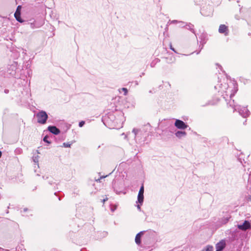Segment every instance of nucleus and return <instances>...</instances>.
<instances>
[{"label": "nucleus", "mask_w": 251, "mask_h": 251, "mask_svg": "<svg viewBox=\"0 0 251 251\" xmlns=\"http://www.w3.org/2000/svg\"><path fill=\"white\" fill-rule=\"evenodd\" d=\"M218 88H220L218 92L222 94L223 98L227 101V104L233 109V112L236 111L238 105L235 104L233 100H231V98L234 96L237 90L235 89V87H234V89L232 88H229L227 83H224L215 86L216 89H217Z\"/></svg>", "instance_id": "f257e3e1"}, {"label": "nucleus", "mask_w": 251, "mask_h": 251, "mask_svg": "<svg viewBox=\"0 0 251 251\" xmlns=\"http://www.w3.org/2000/svg\"><path fill=\"white\" fill-rule=\"evenodd\" d=\"M132 133L134 134V140L136 143L140 144L144 143L148 134L144 128H134L132 130Z\"/></svg>", "instance_id": "f03ea898"}, {"label": "nucleus", "mask_w": 251, "mask_h": 251, "mask_svg": "<svg viewBox=\"0 0 251 251\" xmlns=\"http://www.w3.org/2000/svg\"><path fill=\"white\" fill-rule=\"evenodd\" d=\"M123 115L124 114L122 112H119L118 114L117 113L111 112L108 114L105 119H106L107 122L111 121L114 124H116L120 123Z\"/></svg>", "instance_id": "7ed1b4c3"}, {"label": "nucleus", "mask_w": 251, "mask_h": 251, "mask_svg": "<svg viewBox=\"0 0 251 251\" xmlns=\"http://www.w3.org/2000/svg\"><path fill=\"white\" fill-rule=\"evenodd\" d=\"M37 122L41 124H45L48 118L47 112L43 110L39 111L36 115Z\"/></svg>", "instance_id": "20e7f679"}, {"label": "nucleus", "mask_w": 251, "mask_h": 251, "mask_svg": "<svg viewBox=\"0 0 251 251\" xmlns=\"http://www.w3.org/2000/svg\"><path fill=\"white\" fill-rule=\"evenodd\" d=\"M213 11V6L209 4L203 6L201 10V14L204 16H210L212 15Z\"/></svg>", "instance_id": "39448f33"}, {"label": "nucleus", "mask_w": 251, "mask_h": 251, "mask_svg": "<svg viewBox=\"0 0 251 251\" xmlns=\"http://www.w3.org/2000/svg\"><path fill=\"white\" fill-rule=\"evenodd\" d=\"M239 114L244 118H246L250 115V112L247 107L241 106L238 105L237 107V110Z\"/></svg>", "instance_id": "423d86ee"}, {"label": "nucleus", "mask_w": 251, "mask_h": 251, "mask_svg": "<svg viewBox=\"0 0 251 251\" xmlns=\"http://www.w3.org/2000/svg\"><path fill=\"white\" fill-rule=\"evenodd\" d=\"M17 69L16 64L15 62L12 64L9 65L7 68V73L11 76H15L16 75V71Z\"/></svg>", "instance_id": "0eeeda50"}, {"label": "nucleus", "mask_w": 251, "mask_h": 251, "mask_svg": "<svg viewBox=\"0 0 251 251\" xmlns=\"http://www.w3.org/2000/svg\"><path fill=\"white\" fill-rule=\"evenodd\" d=\"M118 183L116 180L115 181L114 184L113 185V188L116 193L120 194L122 192V190L124 188V185L123 182H120L119 183V185H118Z\"/></svg>", "instance_id": "6e6552de"}, {"label": "nucleus", "mask_w": 251, "mask_h": 251, "mask_svg": "<svg viewBox=\"0 0 251 251\" xmlns=\"http://www.w3.org/2000/svg\"><path fill=\"white\" fill-rule=\"evenodd\" d=\"M175 126L177 128L180 129H184L188 127V125H186L183 121L178 119L176 120Z\"/></svg>", "instance_id": "1a4fd4ad"}, {"label": "nucleus", "mask_w": 251, "mask_h": 251, "mask_svg": "<svg viewBox=\"0 0 251 251\" xmlns=\"http://www.w3.org/2000/svg\"><path fill=\"white\" fill-rule=\"evenodd\" d=\"M237 227L242 230L245 231L248 229H250L251 227V224L248 221H245L242 224H238Z\"/></svg>", "instance_id": "9d476101"}, {"label": "nucleus", "mask_w": 251, "mask_h": 251, "mask_svg": "<svg viewBox=\"0 0 251 251\" xmlns=\"http://www.w3.org/2000/svg\"><path fill=\"white\" fill-rule=\"evenodd\" d=\"M48 129L50 132L54 135H58L60 133V129L54 126H49Z\"/></svg>", "instance_id": "9b49d317"}, {"label": "nucleus", "mask_w": 251, "mask_h": 251, "mask_svg": "<svg viewBox=\"0 0 251 251\" xmlns=\"http://www.w3.org/2000/svg\"><path fill=\"white\" fill-rule=\"evenodd\" d=\"M226 246V242L222 240L216 245V251H222Z\"/></svg>", "instance_id": "f8f14e48"}, {"label": "nucleus", "mask_w": 251, "mask_h": 251, "mask_svg": "<svg viewBox=\"0 0 251 251\" xmlns=\"http://www.w3.org/2000/svg\"><path fill=\"white\" fill-rule=\"evenodd\" d=\"M228 28L227 26H226L225 25H221L219 28V32L220 33H223L225 35H228Z\"/></svg>", "instance_id": "ddd939ff"}, {"label": "nucleus", "mask_w": 251, "mask_h": 251, "mask_svg": "<svg viewBox=\"0 0 251 251\" xmlns=\"http://www.w3.org/2000/svg\"><path fill=\"white\" fill-rule=\"evenodd\" d=\"M19 8H21V6L19 5L17 7V10L14 14V16L17 21H18L20 23H23L24 21L22 19L21 17V12L20 11H18Z\"/></svg>", "instance_id": "4468645a"}, {"label": "nucleus", "mask_w": 251, "mask_h": 251, "mask_svg": "<svg viewBox=\"0 0 251 251\" xmlns=\"http://www.w3.org/2000/svg\"><path fill=\"white\" fill-rule=\"evenodd\" d=\"M144 231H140L137 234L135 237V241L137 245H140L141 242V237L143 235Z\"/></svg>", "instance_id": "2eb2a0df"}, {"label": "nucleus", "mask_w": 251, "mask_h": 251, "mask_svg": "<svg viewBox=\"0 0 251 251\" xmlns=\"http://www.w3.org/2000/svg\"><path fill=\"white\" fill-rule=\"evenodd\" d=\"M31 26L32 28H39L41 27L43 24L44 23L43 22L41 23H37L35 21H34L32 23H30Z\"/></svg>", "instance_id": "dca6fc26"}, {"label": "nucleus", "mask_w": 251, "mask_h": 251, "mask_svg": "<svg viewBox=\"0 0 251 251\" xmlns=\"http://www.w3.org/2000/svg\"><path fill=\"white\" fill-rule=\"evenodd\" d=\"M175 135L177 137L181 138L182 137H184L186 135V132L183 131H177L176 132Z\"/></svg>", "instance_id": "f3484780"}, {"label": "nucleus", "mask_w": 251, "mask_h": 251, "mask_svg": "<svg viewBox=\"0 0 251 251\" xmlns=\"http://www.w3.org/2000/svg\"><path fill=\"white\" fill-rule=\"evenodd\" d=\"M186 28L190 30L192 33L196 34L195 31L194 29V25L191 23H188L186 24ZM196 36V35H195Z\"/></svg>", "instance_id": "a211bd4d"}, {"label": "nucleus", "mask_w": 251, "mask_h": 251, "mask_svg": "<svg viewBox=\"0 0 251 251\" xmlns=\"http://www.w3.org/2000/svg\"><path fill=\"white\" fill-rule=\"evenodd\" d=\"M137 200L138 202L142 204L144 201V193H138Z\"/></svg>", "instance_id": "6ab92c4d"}, {"label": "nucleus", "mask_w": 251, "mask_h": 251, "mask_svg": "<svg viewBox=\"0 0 251 251\" xmlns=\"http://www.w3.org/2000/svg\"><path fill=\"white\" fill-rule=\"evenodd\" d=\"M213 247L211 246H207L201 251H213Z\"/></svg>", "instance_id": "aec40b11"}, {"label": "nucleus", "mask_w": 251, "mask_h": 251, "mask_svg": "<svg viewBox=\"0 0 251 251\" xmlns=\"http://www.w3.org/2000/svg\"><path fill=\"white\" fill-rule=\"evenodd\" d=\"M38 159H39L38 155L34 156H33V157H32L33 161L36 163H38Z\"/></svg>", "instance_id": "412c9836"}, {"label": "nucleus", "mask_w": 251, "mask_h": 251, "mask_svg": "<svg viewBox=\"0 0 251 251\" xmlns=\"http://www.w3.org/2000/svg\"><path fill=\"white\" fill-rule=\"evenodd\" d=\"M228 221V218H224V219H222L221 223L222 224H226Z\"/></svg>", "instance_id": "4be33fe9"}, {"label": "nucleus", "mask_w": 251, "mask_h": 251, "mask_svg": "<svg viewBox=\"0 0 251 251\" xmlns=\"http://www.w3.org/2000/svg\"><path fill=\"white\" fill-rule=\"evenodd\" d=\"M179 24H180L179 26L181 27L186 26V24H187L186 23L182 21H179Z\"/></svg>", "instance_id": "5701e85b"}, {"label": "nucleus", "mask_w": 251, "mask_h": 251, "mask_svg": "<svg viewBox=\"0 0 251 251\" xmlns=\"http://www.w3.org/2000/svg\"><path fill=\"white\" fill-rule=\"evenodd\" d=\"M48 138H49V137L48 136H45L44 138H43V141L46 142V143H47L48 144H50V142L49 140H48Z\"/></svg>", "instance_id": "b1692460"}, {"label": "nucleus", "mask_w": 251, "mask_h": 251, "mask_svg": "<svg viewBox=\"0 0 251 251\" xmlns=\"http://www.w3.org/2000/svg\"><path fill=\"white\" fill-rule=\"evenodd\" d=\"M71 144H70V143L68 142V143H64L63 144V146L64 147H65V148H68V147H71Z\"/></svg>", "instance_id": "393cba45"}, {"label": "nucleus", "mask_w": 251, "mask_h": 251, "mask_svg": "<svg viewBox=\"0 0 251 251\" xmlns=\"http://www.w3.org/2000/svg\"><path fill=\"white\" fill-rule=\"evenodd\" d=\"M248 184L251 185V171L250 172L249 174V178H248Z\"/></svg>", "instance_id": "a878e982"}, {"label": "nucleus", "mask_w": 251, "mask_h": 251, "mask_svg": "<svg viewBox=\"0 0 251 251\" xmlns=\"http://www.w3.org/2000/svg\"><path fill=\"white\" fill-rule=\"evenodd\" d=\"M121 90L124 92V95L126 96L128 92L127 89L126 88H122Z\"/></svg>", "instance_id": "bb28decb"}, {"label": "nucleus", "mask_w": 251, "mask_h": 251, "mask_svg": "<svg viewBox=\"0 0 251 251\" xmlns=\"http://www.w3.org/2000/svg\"><path fill=\"white\" fill-rule=\"evenodd\" d=\"M144 187L143 184H142V185L141 186V187L140 188L139 193H144Z\"/></svg>", "instance_id": "cd10ccee"}, {"label": "nucleus", "mask_w": 251, "mask_h": 251, "mask_svg": "<svg viewBox=\"0 0 251 251\" xmlns=\"http://www.w3.org/2000/svg\"><path fill=\"white\" fill-rule=\"evenodd\" d=\"M179 22L178 21H177V20H172V21H169V22H168V24H176V23H179Z\"/></svg>", "instance_id": "c85d7f7f"}, {"label": "nucleus", "mask_w": 251, "mask_h": 251, "mask_svg": "<svg viewBox=\"0 0 251 251\" xmlns=\"http://www.w3.org/2000/svg\"><path fill=\"white\" fill-rule=\"evenodd\" d=\"M84 124H85V121H81V122H80L79 123V125H79V127H82L84 125Z\"/></svg>", "instance_id": "c756f323"}, {"label": "nucleus", "mask_w": 251, "mask_h": 251, "mask_svg": "<svg viewBox=\"0 0 251 251\" xmlns=\"http://www.w3.org/2000/svg\"><path fill=\"white\" fill-rule=\"evenodd\" d=\"M116 208H117L116 205H113V206L112 205L111 206V210L112 212H114L116 209Z\"/></svg>", "instance_id": "7c9ffc66"}, {"label": "nucleus", "mask_w": 251, "mask_h": 251, "mask_svg": "<svg viewBox=\"0 0 251 251\" xmlns=\"http://www.w3.org/2000/svg\"><path fill=\"white\" fill-rule=\"evenodd\" d=\"M170 49H171V50H172L173 51H174V52H176V50H175V49H174V48H173V47H172V44H171V43H170Z\"/></svg>", "instance_id": "2f4dec72"}, {"label": "nucleus", "mask_w": 251, "mask_h": 251, "mask_svg": "<svg viewBox=\"0 0 251 251\" xmlns=\"http://www.w3.org/2000/svg\"><path fill=\"white\" fill-rule=\"evenodd\" d=\"M53 183H54V182H53V180H49V184H50V185H52Z\"/></svg>", "instance_id": "473e14b6"}, {"label": "nucleus", "mask_w": 251, "mask_h": 251, "mask_svg": "<svg viewBox=\"0 0 251 251\" xmlns=\"http://www.w3.org/2000/svg\"><path fill=\"white\" fill-rule=\"evenodd\" d=\"M107 200H108V198H106L105 199H104L103 200H102V202L104 203L105 202V201Z\"/></svg>", "instance_id": "72a5a7b5"}, {"label": "nucleus", "mask_w": 251, "mask_h": 251, "mask_svg": "<svg viewBox=\"0 0 251 251\" xmlns=\"http://www.w3.org/2000/svg\"><path fill=\"white\" fill-rule=\"evenodd\" d=\"M28 210V209L27 208H25L23 209V212H25L26 211H27ZM22 212H23V211H21Z\"/></svg>", "instance_id": "f704fd0d"}, {"label": "nucleus", "mask_w": 251, "mask_h": 251, "mask_svg": "<svg viewBox=\"0 0 251 251\" xmlns=\"http://www.w3.org/2000/svg\"><path fill=\"white\" fill-rule=\"evenodd\" d=\"M9 92V90L8 89H5L4 90V93H6V94H7Z\"/></svg>", "instance_id": "c9c22d12"}, {"label": "nucleus", "mask_w": 251, "mask_h": 251, "mask_svg": "<svg viewBox=\"0 0 251 251\" xmlns=\"http://www.w3.org/2000/svg\"><path fill=\"white\" fill-rule=\"evenodd\" d=\"M137 207L138 210H141V207L140 205H137Z\"/></svg>", "instance_id": "e433bc0d"}, {"label": "nucleus", "mask_w": 251, "mask_h": 251, "mask_svg": "<svg viewBox=\"0 0 251 251\" xmlns=\"http://www.w3.org/2000/svg\"><path fill=\"white\" fill-rule=\"evenodd\" d=\"M48 178H49V177H48V176H46V177L45 176H43V178L44 179H48Z\"/></svg>", "instance_id": "4c0bfd02"}, {"label": "nucleus", "mask_w": 251, "mask_h": 251, "mask_svg": "<svg viewBox=\"0 0 251 251\" xmlns=\"http://www.w3.org/2000/svg\"><path fill=\"white\" fill-rule=\"evenodd\" d=\"M106 176H107V175L106 176H102L100 177V178H104L106 177Z\"/></svg>", "instance_id": "58836bf2"}, {"label": "nucleus", "mask_w": 251, "mask_h": 251, "mask_svg": "<svg viewBox=\"0 0 251 251\" xmlns=\"http://www.w3.org/2000/svg\"><path fill=\"white\" fill-rule=\"evenodd\" d=\"M135 83L136 85H138V82L137 81H135Z\"/></svg>", "instance_id": "ea45409f"}, {"label": "nucleus", "mask_w": 251, "mask_h": 251, "mask_svg": "<svg viewBox=\"0 0 251 251\" xmlns=\"http://www.w3.org/2000/svg\"><path fill=\"white\" fill-rule=\"evenodd\" d=\"M1 155H2V153H1V151H0V158L1 157Z\"/></svg>", "instance_id": "a19ab883"}, {"label": "nucleus", "mask_w": 251, "mask_h": 251, "mask_svg": "<svg viewBox=\"0 0 251 251\" xmlns=\"http://www.w3.org/2000/svg\"><path fill=\"white\" fill-rule=\"evenodd\" d=\"M25 51H26V50H23V53H25H25H26Z\"/></svg>", "instance_id": "79ce46f5"}, {"label": "nucleus", "mask_w": 251, "mask_h": 251, "mask_svg": "<svg viewBox=\"0 0 251 251\" xmlns=\"http://www.w3.org/2000/svg\"><path fill=\"white\" fill-rule=\"evenodd\" d=\"M21 8H19L18 9V11H20V10H21Z\"/></svg>", "instance_id": "37998d69"}, {"label": "nucleus", "mask_w": 251, "mask_h": 251, "mask_svg": "<svg viewBox=\"0 0 251 251\" xmlns=\"http://www.w3.org/2000/svg\"><path fill=\"white\" fill-rule=\"evenodd\" d=\"M0 250H4V249L1 248H0Z\"/></svg>", "instance_id": "c03bdc74"}, {"label": "nucleus", "mask_w": 251, "mask_h": 251, "mask_svg": "<svg viewBox=\"0 0 251 251\" xmlns=\"http://www.w3.org/2000/svg\"><path fill=\"white\" fill-rule=\"evenodd\" d=\"M202 47H203V45L202 46V47H201V49H202Z\"/></svg>", "instance_id": "a18cd8bd"}, {"label": "nucleus", "mask_w": 251, "mask_h": 251, "mask_svg": "<svg viewBox=\"0 0 251 251\" xmlns=\"http://www.w3.org/2000/svg\"><path fill=\"white\" fill-rule=\"evenodd\" d=\"M5 251H9V250H5Z\"/></svg>", "instance_id": "49530a36"}]
</instances>
